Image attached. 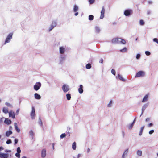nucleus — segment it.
I'll use <instances>...</instances> for the list:
<instances>
[{
    "label": "nucleus",
    "instance_id": "17",
    "mask_svg": "<svg viewBox=\"0 0 158 158\" xmlns=\"http://www.w3.org/2000/svg\"><path fill=\"white\" fill-rule=\"evenodd\" d=\"M65 51V48L63 47H60V53L61 54H63L64 52Z\"/></svg>",
    "mask_w": 158,
    "mask_h": 158
},
{
    "label": "nucleus",
    "instance_id": "41",
    "mask_svg": "<svg viewBox=\"0 0 158 158\" xmlns=\"http://www.w3.org/2000/svg\"><path fill=\"white\" fill-rule=\"evenodd\" d=\"M153 125V124L152 123H150L149 124H148L147 125V126L148 127H150L152 126Z\"/></svg>",
    "mask_w": 158,
    "mask_h": 158
},
{
    "label": "nucleus",
    "instance_id": "14",
    "mask_svg": "<svg viewBox=\"0 0 158 158\" xmlns=\"http://www.w3.org/2000/svg\"><path fill=\"white\" fill-rule=\"evenodd\" d=\"M116 78L117 79H119L120 80L123 81H125V80L119 74H118L117 76H116Z\"/></svg>",
    "mask_w": 158,
    "mask_h": 158
},
{
    "label": "nucleus",
    "instance_id": "62",
    "mask_svg": "<svg viewBox=\"0 0 158 158\" xmlns=\"http://www.w3.org/2000/svg\"><path fill=\"white\" fill-rule=\"evenodd\" d=\"M157 156L158 157V153H157Z\"/></svg>",
    "mask_w": 158,
    "mask_h": 158
},
{
    "label": "nucleus",
    "instance_id": "34",
    "mask_svg": "<svg viewBox=\"0 0 158 158\" xmlns=\"http://www.w3.org/2000/svg\"><path fill=\"white\" fill-rule=\"evenodd\" d=\"M12 34L11 33H10L8 35L7 37L10 38V39H11L12 38Z\"/></svg>",
    "mask_w": 158,
    "mask_h": 158
},
{
    "label": "nucleus",
    "instance_id": "28",
    "mask_svg": "<svg viewBox=\"0 0 158 158\" xmlns=\"http://www.w3.org/2000/svg\"><path fill=\"white\" fill-rule=\"evenodd\" d=\"M137 154L139 156H141L142 154V152L141 151L138 150L137 152Z\"/></svg>",
    "mask_w": 158,
    "mask_h": 158
},
{
    "label": "nucleus",
    "instance_id": "4",
    "mask_svg": "<svg viewBox=\"0 0 158 158\" xmlns=\"http://www.w3.org/2000/svg\"><path fill=\"white\" fill-rule=\"evenodd\" d=\"M35 117V110L34 107L32 108V110L31 113V117L32 119H34Z\"/></svg>",
    "mask_w": 158,
    "mask_h": 158
},
{
    "label": "nucleus",
    "instance_id": "53",
    "mask_svg": "<svg viewBox=\"0 0 158 158\" xmlns=\"http://www.w3.org/2000/svg\"><path fill=\"white\" fill-rule=\"evenodd\" d=\"M81 156V154H78L77 155V158H79Z\"/></svg>",
    "mask_w": 158,
    "mask_h": 158
},
{
    "label": "nucleus",
    "instance_id": "2",
    "mask_svg": "<svg viewBox=\"0 0 158 158\" xmlns=\"http://www.w3.org/2000/svg\"><path fill=\"white\" fill-rule=\"evenodd\" d=\"M41 86V84L39 82H37L36 83V85H34V89L36 91L38 90L39 89Z\"/></svg>",
    "mask_w": 158,
    "mask_h": 158
},
{
    "label": "nucleus",
    "instance_id": "6",
    "mask_svg": "<svg viewBox=\"0 0 158 158\" xmlns=\"http://www.w3.org/2000/svg\"><path fill=\"white\" fill-rule=\"evenodd\" d=\"M149 94H147L145 95L142 100V102H147L149 98Z\"/></svg>",
    "mask_w": 158,
    "mask_h": 158
},
{
    "label": "nucleus",
    "instance_id": "35",
    "mask_svg": "<svg viewBox=\"0 0 158 158\" xmlns=\"http://www.w3.org/2000/svg\"><path fill=\"white\" fill-rule=\"evenodd\" d=\"M17 153H20L21 152V150L19 147L17 148Z\"/></svg>",
    "mask_w": 158,
    "mask_h": 158
},
{
    "label": "nucleus",
    "instance_id": "24",
    "mask_svg": "<svg viewBox=\"0 0 158 158\" xmlns=\"http://www.w3.org/2000/svg\"><path fill=\"white\" fill-rule=\"evenodd\" d=\"M78 7L76 5H75L74 6V7L73 8V11L74 12H76L78 11Z\"/></svg>",
    "mask_w": 158,
    "mask_h": 158
},
{
    "label": "nucleus",
    "instance_id": "11",
    "mask_svg": "<svg viewBox=\"0 0 158 158\" xmlns=\"http://www.w3.org/2000/svg\"><path fill=\"white\" fill-rule=\"evenodd\" d=\"M46 154V150L45 149H43L41 152V157L44 158L45 157Z\"/></svg>",
    "mask_w": 158,
    "mask_h": 158
},
{
    "label": "nucleus",
    "instance_id": "21",
    "mask_svg": "<svg viewBox=\"0 0 158 158\" xmlns=\"http://www.w3.org/2000/svg\"><path fill=\"white\" fill-rule=\"evenodd\" d=\"M12 134V132L11 131H8L6 133V136L8 137Z\"/></svg>",
    "mask_w": 158,
    "mask_h": 158
},
{
    "label": "nucleus",
    "instance_id": "25",
    "mask_svg": "<svg viewBox=\"0 0 158 158\" xmlns=\"http://www.w3.org/2000/svg\"><path fill=\"white\" fill-rule=\"evenodd\" d=\"M113 103V101L112 100H110L107 105V106L108 107H111Z\"/></svg>",
    "mask_w": 158,
    "mask_h": 158
},
{
    "label": "nucleus",
    "instance_id": "39",
    "mask_svg": "<svg viewBox=\"0 0 158 158\" xmlns=\"http://www.w3.org/2000/svg\"><path fill=\"white\" fill-rule=\"evenodd\" d=\"M154 132V130H151L149 131V134L150 135H151Z\"/></svg>",
    "mask_w": 158,
    "mask_h": 158
},
{
    "label": "nucleus",
    "instance_id": "15",
    "mask_svg": "<svg viewBox=\"0 0 158 158\" xmlns=\"http://www.w3.org/2000/svg\"><path fill=\"white\" fill-rule=\"evenodd\" d=\"M4 123L7 125H9L11 123V121L8 118H6L4 121Z\"/></svg>",
    "mask_w": 158,
    "mask_h": 158
},
{
    "label": "nucleus",
    "instance_id": "18",
    "mask_svg": "<svg viewBox=\"0 0 158 158\" xmlns=\"http://www.w3.org/2000/svg\"><path fill=\"white\" fill-rule=\"evenodd\" d=\"M14 126H15V130H16V131H17L18 132H19L20 131V130L19 129V128H18V125L16 123H14Z\"/></svg>",
    "mask_w": 158,
    "mask_h": 158
},
{
    "label": "nucleus",
    "instance_id": "19",
    "mask_svg": "<svg viewBox=\"0 0 158 158\" xmlns=\"http://www.w3.org/2000/svg\"><path fill=\"white\" fill-rule=\"evenodd\" d=\"M35 98L37 99H40L41 98L40 96L37 93H35L34 94Z\"/></svg>",
    "mask_w": 158,
    "mask_h": 158
},
{
    "label": "nucleus",
    "instance_id": "12",
    "mask_svg": "<svg viewBox=\"0 0 158 158\" xmlns=\"http://www.w3.org/2000/svg\"><path fill=\"white\" fill-rule=\"evenodd\" d=\"M131 12L130 10H126L124 12V14L125 16H127L129 15Z\"/></svg>",
    "mask_w": 158,
    "mask_h": 158
},
{
    "label": "nucleus",
    "instance_id": "48",
    "mask_svg": "<svg viewBox=\"0 0 158 158\" xmlns=\"http://www.w3.org/2000/svg\"><path fill=\"white\" fill-rule=\"evenodd\" d=\"M95 0H89V2L90 4H92L94 2Z\"/></svg>",
    "mask_w": 158,
    "mask_h": 158
},
{
    "label": "nucleus",
    "instance_id": "57",
    "mask_svg": "<svg viewBox=\"0 0 158 158\" xmlns=\"http://www.w3.org/2000/svg\"><path fill=\"white\" fill-rule=\"evenodd\" d=\"M144 128V126H143L142 127H141V131H142L143 130Z\"/></svg>",
    "mask_w": 158,
    "mask_h": 158
},
{
    "label": "nucleus",
    "instance_id": "37",
    "mask_svg": "<svg viewBox=\"0 0 158 158\" xmlns=\"http://www.w3.org/2000/svg\"><path fill=\"white\" fill-rule=\"evenodd\" d=\"M139 23L140 25H143L144 24V22L143 20H141L139 21Z\"/></svg>",
    "mask_w": 158,
    "mask_h": 158
},
{
    "label": "nucleus",
    "instance_id": "60",
    "mask_svg": "<svg viewBox=\"0 0 158 158\" xmlns=\"http://www.w3.org/2000/svg\"><path fill=\"white\" fill-rule=\"evenodd\" d=\"M22 158H26V157L25 156H23Z\"/></svg>",
    "mask_w": 158,
    "mask_h": 158
},
{
    "label": "nucleus",
    "instance_id": "23",
    "mask_svg": "<svg viewBox=\"0 0 158 158\" xmlns=\"http://www.w3.org/2000/svg\"><path fill=\"white\" fill-rule=\"evenodd\" d=\"M3 111L5 114H7L8 113V108L6 107H4L3 109Z\"/></svg>",
    "mask_w": 158,
    "mask_h": 158
},
{
    "label": "nucleus",
    "instance_id": "56",
    "mask_svg": "<svg viewBox=\"0 0 158 158\" xmlns=\"http://www.w3.org/2000/svg\"><path fill=\"white\" fill-rule=\"evenodd\" d=\"M52 146L53 149L54 150V143H52Z\"/></svg>",
    "mask_w": 158,
    "mask_h": 158
},
{
    "label": "nucleus",
    "instance_id": "8",
    "mask_svg": "<svg viewBox=\"0 0 158 158\" xmlns=\"http://www.w3.org/2000/svg\"><path fill=\"white\" fill-rule=\"evenodd\" d=\"M9 116L10 117H12V118H15V113L12 111L9 112Z\"/></svg>",
    "mask_w": 158,
    "mask_h": 158
},
{
    "label": "nucleus",
    "instance_id": "46",
    "mask_svg": "<svg viewBox=\"0 0 158 158\" xmlns=\"http://www.w3.org/2000/svg\"><path fill=\"white\" fill-rule=\"evenodd\" d=\"M111 73L114 75H115V71L113 69L111 70Z\"/></svg>",
    "mask_w": 158,
    "mask_h": 158
},
{
    "label": "nucleus",
    "instance_id": "33",
    "mask_svg": "<svg viewBox=\"0 0 158 158\" xmlns=\"http://www.w3.org/2000/svg\"><path fill=\"white\" fill-rule=\"evenodd\" d=\"M127 51V48L126 47L124 48L123 49H122L120 50V51L122 52H126Z\"/></svg>",
    "mask_w": 158,
    "mask_h": 158
},
{
    "label": "nucleus",
    "instance_id": "20",
    "mask_svg": "<svg viewBox=\"0 0 158 158\" xmlns=\"http://www.w3.org/2000/svg\"><path fill=\"white\" fill-rule=\"evenodd\" d=\"M119 40L120 44L121 43V44H126V41L125 40L119 38Z\"/></svg>",
    "mask_w": 158,
    "mask_h": 158
},
{
    "label": "nucleus",
    "instance_id": "42",
    "mask_svg": "<svg viewBox=\"0 0 158 158\" xmlns=\"http://www.w3.org/2000/svg\"><path fill=\"white\" fill-rule=\"evenodd\" d=\"M39 123L40 125L41 126L42 125V122L40 118H39Z\"/></svg>",
    "mask_w": 158,
    "mask_h": 158
},
{
    "label": "nucleus",
    "instance_id": "54",
    "mask_svg": "<svg viewBox=\"0 0 158 158\" xmlns=\"http://www.w3.org/2000/svg\"><path fill=\"white\" fill-rule=\"evenodd\" d=\"M6 104L8 106H10L11 105L8 103L6 102Z\"/></svg>",
    "mask_w": 158,
    "mask_h": 158
},
{
    "label": "nucleus",
    "instance_id": "51",
    "mask_svg": "<svg viewBox=\"0 0 158 158\" xmlns=\"http://www.w3.org/2000/svg\"><path fill=\"white\" fill-rule=\"evenodd\" d=\"M19 111V109H18L16 111V114H18Z\"/></svg>",
    "mask_w": 158,
    "mask_h": 158
},
{
    "label": "nucleus",
    "instance_id": "27",
    "mask_svg": "<svg viewBox=\"0 0 158 158\" xmlns=\"http://www.w3.org/2000/svg\"><path fill=\"white\" fill-rule=\"evenodd\" d=\"M67 99L68 100H69L71 98V96L70 94H66Z\"/></svg>",
    "mask_w": 158,
    "mask_h": 158
},
{
    "label": "nucleus",
    "instance_id": "58",
    "mask_svg": "<svg viewBox=\"0 0 158 158\" xmlns=\"http://www.w3.org/2000/svg\"><path fill=\"white\" fill-rule=\"evenodd\" d=\"M90 151V149L89 148H88L87 150V152L89 153Z\"/></svg>",
    "mask_w": 158,
    "mask_h": 158
},
{
    "label": "nucleus",
    "instance_id": "30",
    "mask_svg": "<svg viewBox=\"0 0 158 158\" xmlns=\"http://www.w3.org/2000/svg\"><path fill=\"white\" fill-rule=\"evenodd\" d=\"M94 19V16L93 15H89V19L90 20H92L93 19Z\"/></svg>",
    "mask_w": 158,
    "mask_h": 158
},
{
    "label": "nucleus",
    "instance_id": "52",
    "mask_svg": "<svg viewBox=\"0 0 158 158\" xmlns=\"http://www.w3.org/2000/svg\"><path fill=\"white\" fill-rule=\"evenodd\" d=\"M103 60L102 59H101L99 61V62H100L101 63H102L103 62Z\"/></svg>",
    "mask_w": 158,
    "mask_h": 158
},
{
    "label": "nucleus",
    "instance_id": "49",
    "mask_svg": "<svg viewBox=\"0 0 158 158\" xmlns=\"http://www.w3.org/2000/svg\"><path fill=\"white\" fill-rule=\"evenodd\" d=\"M140 54H138L137 55H136V58L137 59H139L140 57Z\"/></svg>",
    "mask_w": 158,
    "mask_h": 158
},
{
    "label": "nucleus",
    "instance_id": "59",
    "mask_svg": "<svg viewBox=\"0 0 158 158\" xmlns=\"http://www.w3.org/2000/svg\"><path fill=\"white\" fill-rule=\"evenodd\" d=\"M78 14V12H76L75 13V16H77Z\"/></svg>",
    "mask_w": 158,
    "mask_h": 158
},
{
    "label": "nucleus",
    "instance_id": "1",
    "mask_svg": "<svg viewBox=\"0 0 158 158\" xmlns=\"http://www.w3.org/2000/svg\"><path fill=\"white\" fill-rule=\"evenodd\" d=\"M145 72L144 71H140L137 73L135 77H143L145 76Z\"/></svg>",
    "mask_w": 158,
    "mask_h": 158
},
{
    "label": "nucleus",
    "instance_id": "29",
    "mask_svg": "<svg viewBox=\"0 0 158 158\" xmlns=\"http://www.w3.org/2000/svg\"><path fill=\"white\" fill-rule=\"evenodd\" d=\"M86 68L87 69H90L91 68V65L90 64L88 63L86 64Z\"/></svg>",
    "mask_w": 158,
    "mask_h": 158
},
{
    "label": "nucleus",
    "instance_id": "55",
    "mask_svg": "<svg viewBox=\"0 0 158 158\" xmlns=\"http://www.w3.org/2000/svg\"><path fill=\"white\" fill-rule=\"evenodd\" d=\"M4 149V148L2 147H0V151L1 150H3Z\"/></svg>",
    "mask_w": 158,
    "mask_h": 158
},
{
    "label": "nucleus",
    "instance_id": "43",
    "mask_svg": "<svg viewBox=\"0 0 158 158\" xmlns=\"http://www.w3.org/2000/svg\"><path fill=\"white\" fill-rule=\"evenodd\" d=\"M29 134L30 135L33 136L34 135V133L31 130L29 132Z\"/></svg>",
    "mask_w": 158,
    "mask_h": 158
},
{
    "label": "nucleus",
    "instance_id": "50",
    "mask_svg": "<svg viewBox=\"0 0 158 158\" xmlns=\"http://www.w3.org/2000/svg\"><path fill=\"white\" fill-rule=\"evenodd\" d=\"M14 141H15V144H16L18 142V139H15Z\"/></svg>",
    "mask_w": 158,
    "mask_h": 158
},
{
    "label": "nucleus",
    "instance_id": "32",
    "mask_svg": "<svg viewBox=\"0 0 158 158\" xmlns=\"http://www.w3.org/2000/svg\"><path fill=\"white\" fill-rule=\"evenodd\" d=\"M10 40L11 39H10V38H8V37H7V38H6V40L5 44L6 43H8V42H10Z\"/></svg>",
    "mask_w": 158,
    "mask_h": 158
},
{
    "label": "nucleus",
    "instance_id": "13",
    "mask_svg": "<svg viewBox=\"0 0 158 158\" xmlns=\"http://www.w3.org/2000/svg\"><path fill=\"white\" fill-rule=\"evenodd\" d=\"M83 85H81L79 86V88L78 89V92L80 94L82 93L83 92Z\"/></svg>",
    "mask_w": 158,
    "mask_h": 158
},
{
    "label": "nucleus",
    "instance_id": "16",
    "mask_svg": "<svg viewBox=\"0 0 158 158\" xmlns=\"http://www.w3.org/2000/svg\"><path fill=\"white\" fill-rule=\"evenodd\" d=\"M128 152V149H126V150H125L122 155V158H125L126 156L127 153Z\"/></svg>",
    "mask_w": 158,
    "mask_h": 158
},
{
    "label": "nucleus",
    "instance_id": "3",
    "mask_svg": "<svg viewBox=\"0 0 158 158\" xmlns=\"http://www.w3.org/2000/svg\"><path fill=\"white\" fill-rule=\"evenodd\" d=\"M62 89L64 93L67 92L69 90L68 86L65 84H64L63 85Z\"/></svg>",
    "mask_w": 158,
    "mask_h": 158
},
{
    "label": "nucleus",
    "instance_id": "47",
    "mask_svg": "<svg viewBox=\"0 0 158 158\" xmlns=\"http://www.w3.org/2000/svg\"><path fill=\"white\" fill-rule=\"evenodd\" d=\"M153 40L154 42H156L158 44V40L157 38H154L153 39Z\"/></svg>",
    "mask_w": 158,
    "mask_h": 158
},
{
    "label": "nucleus",
    "instance_id": "31",
    "mask_svg": "<svg viewBox=\"0 0 158 158\" xmlns=\"http://www.w3.org/2000/svg\"><path fill=\"white\" fill-rule=\"evenodd\" d=\"M95 31L96 33H98L99 32V28L98 27H95Z\"/></svg>",
    "mask_w": 158,
    "mask_h": 158
},
{
    "label": "nucleus",
    "instance_id": "26",
    "mask_svg": "<svg viewBox=\"0 0 158 158\" xmlns=\"http://www.w3.org/2000/svg\"><path fill=\"white\" fill-rule=\"evenodd\" d=\"M134 122H135V120L133 121V122L131 124H129L128 125V127L129 128L131 129L132 127L133 124H134Z\"/></svg>",
    "mask_w": 158,
    "mask_h": 158
},
{
    "label": "nucleus",
    "instance_id": "38",
    "mask_svg": "<svg viewBox=\"0 0 158 158\" xmlns=\"http://www.w3.org/2000/svg\"><path fill=\"white\" fill-rule=\"evenodd\" d=\"M145 54L147 56H149L151 53L149 51H146L145 52Z\"/></svg>",
    "mask_w": 158,
    "mask_h": 158
},
{
    "label": "nucleus",
    "instance_id": "61",
    "mask_svg": "<svg viewBox=\"0 0 158 158\" xmlns=\"http://www.w3.org/2000/svg\"><path fill=\"white\" fill-rule=\"evenodd\" d=\"M1 137H2L1 135H0V139L1 138Z\"/></svg>",
    "mask_w": 158,
    "mask_h": 158
},
{
    "label": "nucleus",
    "instance_id": "40",
    "mask_svg": "<svg viewBox=\"0 0 158 158\" xmlns=\"http://www.w3.org/2000/svg\"><path fill=\"white\" fill-rule=\"evenodd\" d=\"M12 143V141L10 139H8L6 142V143L7 144H10V143Z\"/></svg>",
    "mask_w": 158,
    "mask_h": 158
},
{
    "label": "nucleus",
    "instance_id": "22",
    "mask_svg": "<svg viewBox=\"0 0 158 158\" xmlns=\"http://www.w3.org/2000/svg\"><path fill=\"white\" fill-rule=\"evenodd\" d=\"M72 148L73 150H75L76 148V143L74 142L73 143L72 145Z\"/></svg>",
    "mask_w": 158,
    "mask_h": 158
},
{
    "label": "nucleus",
    "instance_id": "36",
    "mask_svg": "<svg viewBox=\"0 0 158 158\" xmlns=\"http://www.w3.org/2000/svg\"><path fill=\"white\" fill-rule=\"evenodd\" d=\"M66 136V134L65 133H64L63 134H61V135L60 136V137L61 138H63L64 137H65Z\"/></svg>",
    "mask_w": 158,
    "mask_h": 158
},
{
    "label": "nucleus",
    "instance_id": "9",
    "mask_svg": "<svg viewBox=\"0 0 158 158\" xmlns=\"http://www.w3.org/2000/svg\"><path fill=\"white\" fill-rule=\"evenodd\" d=\"M104 13L105 9L104 7H102L101 12L100 19H102L103 18L104 16Z\"/></svg>",
    "mask_w": 158,
    "mask_h": 158
},
{
    "label": "nucleus",
    "instance_id": "44",
    "mask_svg": "<svg viewBox=\"0 0 158 158\" xmlns=\"http://www.w3.org/2000/svg\"><path fill=\"white\" fill-rule=\"evenodd\" d=\"M15 156L18 157V158H20V154L19 153H16L15 154Z\"/></svg>",
    "mask_w": 158,
    "mask_h": 158
},
{
    "label": "nucleus",
    "instance_id": "5",
    "mask_svg": "<svg viewBox=\"0 0 158 158\" xmlns=\"http://www.w3.org/2000/svg\"><path fill=\"white\" fill-rule=\"evenodd\" d=\"M119 38H115L111 40V42L113 44H120Z\"/></svg>",
    "mask_w": 158,
    "mask_h": 158
},
{
    "label": "nucleus",
    "instance_id": "10",
    "mask_svg": "<svg viewBox=\"0 0 158 158\" xmlns=\"http://www.w3.org/2000/svg\"><path fill=\"white\" fill-rule=\"evenodd\" d=\"M56 23L55 22H53L51 25V27L49 28V31H50L52 30L54 27H56Z\"/></svg>",
    "mask_w": 158,
    "mask_h": 158
},
{
    "label": "nucleus",
    "instance_id": "45",
    "mask_svg": "<svg viewBox=\"0 0 158 158\" xmlns=\"http://www.w3.org/2000/svg\"><path fill=\"white\" fill-rule=\"evenodd\" d=\"M150 118H146V119H145V122L146 123H148V122H149L150 121Z\"/></svg>",
    "mask_w": 158,
    "mask_h": 158
},
{
    "label": "nucleus",
    "instance_id": "7",
    "mask_svg": "<svg viewBox=\"0 0 158 158\" xmlns=\"http://www.w3.org/2000/svg\"><path fill=\"white\" fill-rule=\"evenodd\" d=\"M8 154H7L0 152V157L1 158H7L8 157Z\"/></svg>",
    "mask_w": 158,
    "mask_h": 158
}]
</instances>
